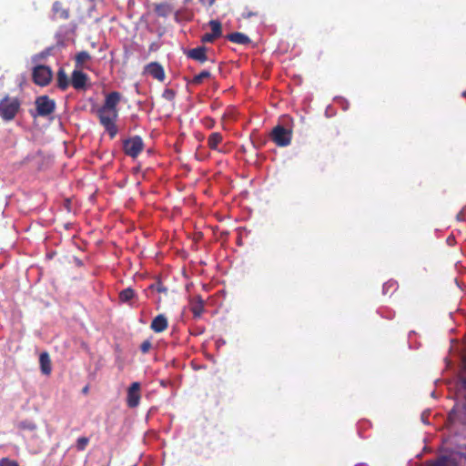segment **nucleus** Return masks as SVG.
I'll return each mask as SVG.
<instances>
[{
    "label": "nucleus",
    "mask_w": 466,
    "mask_h": 466,
    "mask_svg": "<svg viewBox=\"0 0 466 466\" xmlns=\"http://www.w3.org/2000/svg\"><path fill=\"white\" fill-rule=\"evenodd\" d=\"M146 71L155 79L163 82L166 75L163 66L157 62H152L146 66Z\"/></svg>",
    "instance_id": "10"
},
{
    "label": "nucleus",
    "mask_w": 466,
    "mask_h": 466,
    "mask_svg": "<svg viewBox=\"0 0 466 466\" xmlns=\"http://www.w3.org/2000/svg\"><path fill=\"white\" fill-rule=\"evenodd\" d=\"M121 100V94L113 91L106 96L104 104L97 109L96 116L100 125L113 139L118 132L116 122L118 118L117 105Z\"/></svg>",
    "instance_id": "1"
},
{
    "label": "nucleus",
    "mask_w": 466,
    "mask_h": 466,
    "mask_svg": "<svg viewBox=\"0 0 466 466\" xmlns=\"http://www.w3.org/2000/svg\"><path fill=\"white\" fill-rule=\"evenodd\" d=\"M52 11L56 19L67 20L69 18V9L60 1H56L53 4Z\"/></svg>",
    "instance_id": "12"
},
{
    "label": "nucleus",
    "mask_w": 466,
    "mask_h": 466,
    "mask_svg": "<svg viewBox=\"0 0 466 466\" xmlns=\"http://www.w3.org/2000/svg\"><path fill=\"white\" fill-rule=\"evenodd\" d=\"M152 348V343L149 339L144 340L140 345V350L143 354L147 353Z\"/></svg>",
    "instance_id": "26"
},
{
    "label": "nucleus",
    "mask_w": 466,
    "mask_h": 466,
    "mask_svg": "<svg viewBox=\"0 0 466 466\" xmlns=\"http://www.w3.org/2000/svg\"><path fill=\"white\" fill-rule=\"evenodd\" d=\"M149 289H156L159 293H167V288L165 287L160 281L151 284Z\"/></svg>",
    "instance_id": "24"
},
{
    "label": "nucleus",
    "mask_w": 466,
    "mask_h": 466,
    "mask_svg": "<svg viewBox=\"0 0 466 466\" xmlns=\"http://www.w3.org/2000/svg\"><path fill=\"white\" fill-rule=\"evenodd\" d=\"M0 466H19L18 462L9 458H3L0 460Z\"/></svg>",
    "instance_id": "27"
},
{
    "label": "nucleus",
    "mask_w": 466,
    "mask_h": 466,
    "mask_svg": "<svg viewBox=\"0 0 466 466\" xmlns=\"http://www.w3.org/2000/svg\"><path fill=\"white\" fill-rule=\"evenodd\" d=\"M211 74L208 70H203L199 74L196 75L191 80V84L199 85L204 79L210 77Z\"/></svg>",
    "instance_id": "22"
},
{
    "label": "nucleus",
    "mask_w": 466,
    "mask_h": 466,
    "mask_svg": "<svg viewBox=\"0 0 466 466\" xmlns=\"http://www.w3.org/2000/svg\"><path fill=\"white\" fill-rule=\"evenodd\" d=\"M168 322L165 315L159 314L151 322L150 328L157 333L163 332L167 329Z\"/></svg>",
    "instance_id": "13"
},
{
    "label": "nucleus",
    "mask_w": 466,
    "mask_h": 466,
    "mask_svg": "<svg viewBox=\"0 0 466 466\" xmlns=\"http://www.w3.org/2000/svg\"><path fill=\"white\" fill-rule=\"evenodd\" d=\"M136 297V292L132 288H127L119 292L118 299L122 303H128Z\"/></svg>",
    "instance_id": "19"
},
{
    "label": "nucleus",
    "mask_w": 466,
    "mask_h": 466,
    "mask_svg": "<svg viewBox=\"0 0 466 466\" xmlns=\"http://www.w3.org/2000/svg\"><path fill=\"white\" fill-rule=\"evenodd\" d=\"M226 37L230 42L238 44V45H248L251 42L249 37L247 35L240 33V32H234V33L228 34Z\"/></svg>",
    "instance_id": "14"
},
{
    "label": "nucleus",
    "mask_w": 466,
    "mask_h": 466,
    "mask_svg": "<svg viewBox=\"0 0 466 466\" xmlns=\"http://www.w3.org/2000/svg\"><path fill=\"white\" fill-rule=\"evenodd\" d=\"M209 26L211 28V33L215 37L219 38L222 35V26L221 23L218 20H210Z\"/></svg>",
    "instance_id": "20"
},
{
    "label": "nucleus",
    "mask_w": 466,
    "mask_h": 466,
    "mask_svg": "<svg viewBox=\"0 0 466 466\" xmlns=\"http://www.w3.org/2000/svg\"><path fill=\"white\" fill-rule=\"evenodd\" d=\"M186 56L188 58L196 60L201 64L205 63L208 60L207 56V47L204 46H198L196 48L189 49L186 52Z\"/></svg>",
    "instance_id": "11"
},
{
    "label": "nucleus",
    "mask_w": 466,
    "mask_h": 466,
    "mask_svg": "<svg viewBox=\"0 0 466 466\" xmlns=\"http://www.w3.org/2000/svg\"><path fill=\"white\" fill-rule=\"evenodd\" d=\"M21 106V102L17 97L5 96L0 100V116L5 121L13 120Z\"/></svg>",
    "instance_id": "2"
},
{
    "label": "nucleus",
    "mask_w": 466,
    "mask_h": 466,
    "mask_svg": "<svg viewBox=\"0 0 466 466\" xmlns=\"http://www.w3.org/2000/svg\"><path fill=\"white\" fill-rule=\"evenodd\" d=\"M270 137L277 146L287 147L291 143L292 131L281 125H278L272 129Z\"/></svg>",
    "instance_id": "4"
},
{
    "label": "nucleus",
    "mask_w": 466,
    "mask_h": 466,
    "mask_svg": "<svg viewBox=\"0 0 466 466\" xmlns=\"http://www.w3.org/2000/svg\"><path fill=\"white\" fill-rule=\"evenodd\" d=\"M253 15H258V13L257 12L253 13V12H250V11H248V10L244 11L242 13V17L245 18V19H248V18H250Z\"/></svg>",
    "instance_id": "31"
},
{
    "label": "nucleus",
    "mask_w": 466,
    "mask_h": 466,
    "mask_svg": "<svg viewBox=\"0 0 466 466\" xmlns=\"http://www.w3.org/2000/svg\"><path fill=\"white\" fill-rule=\"evenodd\" d=\"M164 6H165V5H157V6L156 7V12H157L158 15H163V13H162V12H160V8H162V7H164Z\"/></svg>",
    "instance_id": "33"
},
{
    "label": "nucleus",
    "mask_w": 466,
    "mask_h": 466,
    "mask_svg": "<svg viewBox=\"0 0 466 466\" xmlns=\"http://www.w3.org/2000/svg\"><path fill=\"white\" fill-rule=\"evenodd\" d=\"M144 142L141 137L134 136L123 141V150L125 154L132 158H136L144 149Z\"/></svg>",
    "instance_id": "3"
},
{
    "label": "nucleus",
    "mask_w": 466,
    "mask_h": 466,
    "mask_svg": "<svg viewBox=\"0 0 466 466\" xmlns=\"http://www.w3.org/2000/svg\"><path fill=\"white\" fill-rule=\"evenodd\" d=\"M35 105L36 109V116L43 117L51 115L56 109L55 100L49 98L47 96H40L36 97Z\"/></svg>",
    "instance_id": "6"
},
{
    "label": "nucleus",
    "mask_w": 466,
    "mask_h": 466,
    "mask_svg": "<svg viewBox=\"0 0 466 466\" xmlns=\"http://www.w3.org/2000/svg\"><path fill=\"white\" fill-rule=\"evenodd\" d=\"M88 76L81 70L75 69L71 75V85L76 90H85Z\"/></svg>",
    "instance_id": "8"
},
{
    "label": "nucleus",
    "mask_w": 466,
    "mask_h": 466,
    "mask_svg": "<svg viewBox=\"0 0 466 466\" xmlns=\"http://www.w3.org/2000/svg\"><path fill=\"white\" fill-rule=\"evenodd\" d=\"M88 390H89L88 386H86V387L83 388L82 392L84 394H86L88 392Z\"/></svg>",
    "instance_id": "34"
},
{
    "label": "nucleus",
    "mask_w": 466,
    "mask_h": 466,
    "mask_svg": "<svg viewBox=\"0 0 466 466\" xmlns=\"http://www.w3.org/2000/svg\"><path fill=\"white\" fill-rule=\"evenodd\" d=\"M91 59V56L87 51H81L76 56V67L84 68L85 64Z\"/></svg>",
    "instance_id": "18"
},
{
    "label": "nucleus",
    "mask_w": 466,
    "mask_h": 466,
    "mask_svg": "<svg viewBox=\"0 0 466 466\" xmlns=\"http://www.w3.org/2000/svg\"><path fill=\"white\" fill-rule=\"evenodd\" d=\"M52 76V70L48 66L43 65L35 66L32 72L33 81L39 86H47L51 82Z\"/></svg>",
    "instance_id": "5"
},
{
    "label": "nucleus",
    "mask_w": 466,
    "mask_h": 466,
    "mask_svg": "<svg viewBox=\"0 0 466 466\" xmlns=\"http://www.w3.org/2000/svg\"><path fill=\"white\" fill-rule=\"evenodd\" d=\"M216 39H218L217 37H215V35H213L212 33H206L205 35H203L201 36V42L202 43H212L214 42Z\"/></svg>",
    "instance_id": "28"
},
{
    "label": "nucleus",
    "mask_w": 466,
    "mask_h": 466,
    "mask_svg": "<svg viewBox=\"0 0 466 466\" xmlns=\"http://www.w3.org/2000/svg\"><path fill=\"white\" fill-rule=\"evenodd\" d=\"M223 140V137L219 132H213L208 138V146L212 150H218V146Z\"/></svg>",
    "instance_id": "17"
},
{
    "label": "nucleus",
    "mask_w": 466,
    "mask_h": 466,
    "mask_svg": "<svg viewBox=\"0 0 466 466\" xmlns=\"http://www.w3.org/2000/svg\"><path fill=\"white\" fill-rule=\"evenodd\" d=\"M199 2L206 7H210L215 3V0H199Z\"/></svg>",
    "instance_id": "32"
},
{
    "label": "nucleus",
    "mask_w": 466,
    "mask_h": 466,
    "mask_svg": "<svg viewBox=\"0 0 466 466\" xmlns=\"http://www.w3.org/2000/svg\"><path fill=\"white\" fill-rule=\"evenodd\" d=\"M17 427L20 430L29 431H34L37 429L36 424L33 420H25L20 421L18 423Z\"/></svg>",
    "instance_id": "21"
},
{
    "label": "nucleus",
    "mask_w": 466,
    "mask_h": 466,
    "mask_svg": "<svg viewBox=\"0 0 466 466\" xmlns=\"http://www.w3.org/2000/svg\"><path fill=\"white\" fill-rule=\"evenodd\" d=\"M39 363L42 372L46 375H49L52 370V364L49 354L47 352L45 351L40 354Z\"/></svg>",
    "instance_id": "15"
},
{
    "label": "nucleus",
    "mask_w": 466,
    "mask_h": 466,
    "mask_svg": "<svg viewBox=\"0 0 466 466\" xmlns=\"http://www.w3.org/2000/svg\"><path fill=\"white\" fill-rule=\"evenodd\" d=\"M447 462H448L447 457L441 456V457L437 458L433 464L435 466H446Z\"/></svg>",
    "instance_id": "29"
},
{
    "label": "nucleus",
    "mask_w": 466,
    "mask_h": 466,
    "mask_svg": "<svg viewBox=\"0 0 466 466\" xmlns=\"http://www.w3.org/2000/svg\"><path fill=\"white\" fill-rule=\"evenodd\" d=\"M204 124L208 128H212L215 125V121L210 117H207L204 119Z\"/></svg>",
    "instance_id": "30"
},
{
    "label": "nucleus",
    "mask_w": 466,
    "mask_h": 466,
    "mask_svg": "<svg viewBox=\"0 0 466 466\" xmlns=\"http://www.w3.org/2000/svg\"><path fill=\"white\" fill-rule=\"evenodd\" d=\"M89 443V439L87 437H80L76 440V448L77 451H82L86 450Z\"/></svg>",
    "instance_id": "23"
},
{
    "label": "nucleus",
    "mask_w": 466,
    "mask_h": 466,
    "mask_svg": "<svg viewBox=\"0 0 466 466\" xmlns=\"http://www.w3.org/2000/svg\"><path fill=\"white\" fill-rule=\"evenodd\" d=\"M189 309L194 319H199L205 310V301L200 296H196L189 302Z\"/></svg>",
    "instance_id": "9"
},
{
    "label": "nucleus",
    "mask_w": 466,
    "mask_h": 466,
    "mask_svg": "<svg viewBox=\"0 0 466 466\" xmlns=\"http://www.w3.org/2000/svg\"><path fill=\"white\" fill-rule=\"evenodd\" d=\"M162 96L167 101H173L176 97V92L173 89L167 88L164 90Z\"/></svg>",
    "instance_id": "25"
},
{
    "label": "nucleus",
    "mask_w": 466,
    "mask_h": 466,
    "mask_svg": "<svg viewBox=\"0 0 466 466\" xmlns=\"http://www.w3.org/2000/svg\"><path fill=\"white\" fill-rule=\"evenodd\" d=\"M140 383L133 382L127 390V404L129 408H136L139 404Z\"/></svg>",
    "instance_id": "7"
},
{
    "label": "nucleus",
    "mask_w": 466,
    "mask_h": 466,
    "mask_svg": "<svg viewBox=\"0 0 466 466\" xmlns=\"http://www.w3.org/2000/svg\"><path fill=\"white\" fill-rule=\"evenodd\" d=\"M463 96H466V92L463 93Z\"/></svg>",
    "instance_id": "35"
},
{
    "label": "nucleus",
    "mask_w": 466,
    "mask_h": 466,
    "mask_svg": "<svg viewBox=\"0 0 466 466\" xmlns=\"http://www.w3.org/2000/svg\"><path fill=\"white\" fill-rule=\"evenodd\" d=\"M70 83L71 81L69 82L68 76L64 68H59L56 76L57 87L62 91H65L68 88Z\"/></svg>",
    "instance_id": "16"
}]
</instances>
